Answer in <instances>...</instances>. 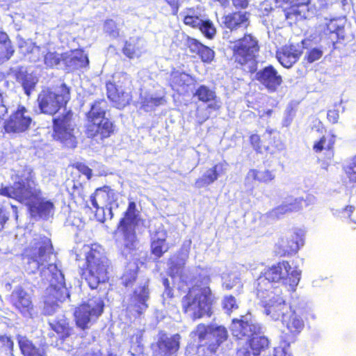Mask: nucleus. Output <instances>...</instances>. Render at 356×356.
Returning a JSON list of instances; mask_svg holds the SVG:
<instances>
[{"mask_svg": "<svg viewBox=\"0 0 356 356\" xmlns=\"http://www.w3.org/2000/svg\"><path fill=\"white\" fill-rule=\"evenodd\" d=\"M344 171L350 182H356V156L344 168Z\"/></svg>", "mask_w": 356, "mask_h": 356, "instance_id": "5fc2aeb1", "label": "nucleus"}, {"mask_svg": "<svg viewBox=\"0 0 356 356\" xmlns=\"http://www.w3.org/2000/svg\"><path fill=\"white\" fill-rule=\"evenodd\" d=\"M27 110L23 105H19L15 111L3 122V128L7 133L20 134L27 131L32 118L26 114Z\"/></svg>", "mask_w": 356, "mask_h": 356, "instance_id": "a211bd4d", "label": "nucleus"}, {"mask_svg": "<svg viewBox=\"0 0 356 356\" xmlns=\"http://www.w3.org/2000/svg\"><path fill=\"white\" fill-rule=\"evenodd\" d=\"M49 325L61 342H63L74 333V327L71 325L70 320L63 316L56 318L52 322L49 323Z\"/></svg>", "mask_w": 356, "mask_h": 356, "instance_id": "c756f323", "label": "nucleus"}, {"mask_svg": "<svg viewBox=\"0 0 356 356\" xmlns=\"http://www.w3.org/2000/svg\"><path fill=\"white\" fill-rule=\"evenodd\" d=\"M16 338L23 356H46L45 350L35 344L27 337L18 334Z\"/></svg>", "mask_w": 356, "mask_h": 356, "instance_id": "473e14b6", "label": "nucleus"}, {"mask_svg": "<svg viewBox=\"0 0 356 356\" xmlns=\"http://www.w3.org/2000/svg\"><path fill=\"white\" fill-rule=\"evenodd\" d=\"M10 302L13 307L22 316L33 318L35 306L29 293L22 286H17L10 294Z\"/></svg>", "mask_w": 356, "mask_h": 356, "instance_id": "aec40b11", "label": "nucleus"}, {"mask_svg": "<svg viewBox=\"0 0 356 356\" xmlns=\"http://www.w3.org/2000/svg\"><path fill=\"white\" fill-rule=\"evenodd\" d=\"M230 60L236 68L250 73L256 72L257 57L260 51L258 38L250 33L229 42Z\"/></svg>", "mask_w": 356, "mask_h": 356, "instance_id": "20e7f679", "label": "nucleus"}, {"mask_svg": "<svg viewBox=\"0 0 356 356\" xmlns=\"http://www.w3.org/2000/svg\"><path fill=\"white\" fill-rule=\"evenodd\" d=\"M282 322L292 335L298 334L305 326L303 319L292 309L284 316Z\"/></svg>", "mask_w": 356, "mask_h": 356, "instance_id": "f704fd0d", "label": "nucleus"}, {"mask_svg": "<svg viewBox=\"0 0 356 356\" xmlns=\"http://www.w3.org/2000/svg\"><path fill=\"white\" fill-rule=\"evenodd\" d=\"M188 75L183 72L172 70L169 79V86L172 90H178L184 88L186 84V79Z\"/></svg>", "mask_w": 356, "mask_h": 356, "instance_id": "37998d69", "label": "nucleus"}, {"mask_svg": "<svg viewBox=\"0 0 356 356\" xmlns=\"http://www.w3.org/2000/svg\"><path fill=\"white\" fill-rule=\"evenodd\" d=\"M193 97L199 102L207 104L208 109L219 111L221 108V102L218 98L216 92L210 89L207 86L200 85L195 90Z\"/></svg>", "mask_w": 356, "mask_h": 356, "instance_id": "bb28decb", "label": "nucleus"}, {"mask_svg": "<svg viewBox=\"0 0 356 356\" xmlns=\"http://www.w3.org/2000/svg\"><path fill=\"white\" fill-rule=\"evenodd\" d=\"M323 33L329 42L334 46L340 40L343 39L344 27L339 25L336 20H330L326 24Z\"/></svg>", "mask_w": 356, "mask_h": 356, "instance_id": "c9c22d12", "label": "nucleus"}, {"mask_svg": "<svg viewBox=\"0 0 356 356\" xmlns=\"http://www.w3.org/2000/svg\"><path fill=\"white\" fill-rule=\"evenodd\" d=\"M131 80L127 73L121 72L113 76V81L106 82V96L118 109L128 106L132 100V92L129 88Z\"/></svg>", "mask_w": 356, "mask_h": 356, "instance_id": "9b49d317", "label": "nucleus"}, {"mask_svg": "<svg viewBox=\"0 0 356 356\" xmlns=\"http://www.w3.org/2000/svg\"><path fill=\"white\" fill-rule=\"evenodd\" d=\"M309 0H292L290 7H285L283 10L286 19L297 20L302 17V13L300 10L301 7L307 8Z\"/></svg>", "mask_w": 356, "mask_h": 356, "instance_id": "ea45409f", "label": "nucleus"}, {"mask_svg": "<svg viewBox=\"0 0 356 356\" xmlns=\"http://www.w3.org/2000/svg\"><path fill=\"white\" fill-rule=\"evenodd\" d=\"M99 102L93 104L86 113L85 134L88 138L104 140L113 134L115 126L106 118V111L99 106Z\"/></svg>", "mask_w": 356, "mask_h": 356, "instance_id": "6e6552de", "label": "nucleus"}, {"mask_svg": "<svg viewBox=\"0 0 356 356\" xmlns=\"http://www.w3.org/2000/svg\"><path fill=\"white\" fill-rule=\"evenodd\" d=\"M8 220V217L4 213L3 209L0 207V231L3 229L4 225Z\"/></svg>", "mask_w": 356, "mask_h": 356, "instance_id": "69168bd1", "label": "nucleus"}, {"mask_svg": "<svg viewBox=\"0 0 356 356\" xmlns=\"http://www.w3.org/2000/svg\"><path fill=\"white\" fill-rule=\"evenodd\" d=\"M109 261L100 245L92 244L85 254L80 275L90 289H97L109 280Z\"/></svg>", "mask_w": 356, "mask_h": 356, "instance_id": "7ed1b4c3", "label": "nucleus"}, {"mask_svg": "<svg viewBox=\"0 0 356 356\" xmlns=\"http://www.w3.org/2000/svg\"><path fill=\"white\" fill-rule=\"evenodd\" d=\"M197 29L208 39H213L216 34V29L209 19H202Z\"/></svg>", "mask_w": 356, "mask_h": 356, "instance_id": "49530a36", "label": "nucleus"}, {"mask_svg": "<svg viewBox=\"0 0 356 356\" xmlns=\"http://www.w3.org/2000/svg\"><path fill=\"white\" fill-rule=\"evenodd\" d=\"M323 55L322 51L316 48L310 49L306 56V60L308 63H312L321 58Z\"/></svg>", "mask_w": 356, "mask_h": 356, "instance_id": "bf43d9fd", "label": "nucleus"}, {"mask_svg": "<svg viewBox=\"0 0 356 356\" xmlns=\"http://www.w3.org/2000/svg\"><path fill=\"white\" fill-rule=\"evenodd\" d=\"M337 140V136L332 130L325 131V134L313 145V150L316 153L325 151L329 159L334 157V145Z\"/></svg>", "mask_w": 356, "mask_h": 356, "instance_id": "c85d7f7f", "label": "nucleus"}, {"mask_svg": "<svg viewBox=\"0 0 356 356\" xmlns=\"http://www.w3.org/2000/svg\"><path fill=\"white\" fill-rule=\"evenodd\" d=\"M305 202L303 197H294L293 196L287 197L284 201L282 202L286 210L287 213H295L300 211L302 209V204Z\"/></svg>", "mask_w": 356, "mask_h": 356, "instance_id": "c03bdc74", "label": "nucleus"}, {"mask_svg": "<svg viewBox=\"0 0 356 356\" xmlns=\"http://www.w3.org/2000/svg\"><path fill=\"white\" fill-rule=\"evenodd\" d=\"M213 109H208L207 106L202 108L197 106L195 109V118L197 120L199 124H202L208 120L211 116V112H213Z\"/></svg>", "mask_w": 356, "mask_h": 356, "instance_id": "603ef678", "label": "nucleus"}, {"mask_svg": "<svg viewBox=\"0 0 356 356\" xmlns=\"http://www.w3.org/2000/svg\"><path fill=\"white\" fill-rule=\"evenodd\" d=\"M165 2L170 6L172 14L175 16L177 15L180 4L179 1V0H165Z\"/></svg>", "mask_w": 356, "mask_h": 356, "instance_id": "e2e57ef3", "label": "nucleus"}, {"mask_svg": "<svg viewBox=\"0 0 356 356\" xmlns=\"http://www.w3.org/2000/svg\"><path fill=\"white\" fill-rule=\"evenodd\" d=\"M225 26L231 31L243 28L247 29L250 26V13L235 11L223 17Z\"/></svg>", "mask_w": 356, "mask_h": 356, "instance_id": "cd10ccee", "label": "nucleus"}, {"mask_svg": "<svg viewBox=\"0 0 356 356\" xmlns=\"http://www.w3.org/2000/svg\"><path fill=\"white\" fill-rule=\"evenodd\" d=\"M223 308L228 312H232L238 308L236 298L233 296H229L225 298L223 300Z\"/></svg>", "mask_w": 356, "mask_h": 356, "instance_id": "13d9d810", "label": "nucleus"}, {"mask_svg": "<svg viewBox=\"0 0 356 356\" xmlns=\"http://www.w3.org/2000/svg\"><path fill=\"white\" fill-rule=\"evenodd\" d=\"M304 241V233L301 230H292L275 244V252L280 257L291 256L298 252Z\"/></svg>", "mask_w": 356, "mask_h": 356, "instance_id": "dca6fc26", "label": "nucleus"}, {"mask_svg": "<svg viewBox=\"0 0 356 356\" xmlns=\"http://www.w3.org/2000/svg\"><path fill=\"white\" fill-rule=\"evenodd\" d=\"M54 254L51 239L45 236H38L24 249L22 257L26 259L29 265H33L32 273L47 265L46 269L43 270L42 273L51 285L56 286L57 284H61L64 277L56 264H48Z\"/></svg>", "mask_w": 356, "mask_h": 356, "instance_id": "f03ea898", "label": "nucleus"}, {"mask_svg": "<svg viewBox=\"0 0 356 356\" xmlns=\"http://www.w3.org/2000/svg\"><path fill=\"white\" fill-rule=\"evenodd\" d=\"M264 279L260 277L257 283V293L263 296L267 289L263 287L266 281L270 283L282 282L289 286V291H294L300 280V271L293 269L288 261H282L267 268L263 273ZM270 287L268 290H270Z\"/></svg>", "mask_w": 356, "mask_h": 356, "instance_id": "0eeeda50", "label": "nucleus"}, {"mask_svg": "<svg viewBox=\"0 0 356 356\" xmlns=\"http://www.w3.org/2000/svg\"><path fill=\"white\" fill-rule=\"evenodd\" d=\"M191 336L198 343L196 348L199 356H211L227 340L228 332L222 325L201 323L191 332Z\"/></svg>", "mask_w": 356, "mask_h": 356, "instance_id": "423d86ee", "label": "nucleus"}, {"mask_svg": "<svg viewBox=\"0 0 356 356\" xmlns=\"http://www.w3.org/2000/svg\"><path fill=\"white\" fill-rule=\"evenodd\" d=\"M301 55L299 51L294 45H285L280 51H277L276 56L279 63L286 68H290L296 63Z\"/></svg>", "mask_w": 356, "mask_h": 356, "instance_id": "7c9ffc66", "label": "nucleus"}, {"mask_svg": "<svg viewBox=\"0 0 356 356\" xmlns=\"http://www.w3.org/2000/svg\"><path fill=\"white\" fill-rule=\"evenodd\" d=\"M140 221V212L134 200L129 201L128 206L120 219L116 232H120L123 235L124 248L129 251L137 249L138 239L136 232V227Z\"/></svg>", "mask_w": 356, "mask_h": 356, "instance_id": "9d476101", "label": "nucleus"}, {"mask_svg": "<svg viewBox=\"0 0 356 356\" xmlns=\"http://www.w3.org/2000/svg\"><path fill=\"white\" fill-rule=\"evenodd\" d=\"M14 53L15 49L8 35L0 31V61L8 60Z\"/></svg>", "mask_w": 356, "mask_h": 356, "instance_id": "a19ab883", "label": "nucleus"}, {"mask_svg": "<svg viewBox=\"0 0 356 356\" xmlns=\"http://www.w3.org/2000/svg\"><path fill=\"white\" fill-rule=\"evenodd\" d=\"M168 232L165 229H157L150 238L149 250L154 260L158 261L167 253L170 245L167 241Z\"/></svg>", "mask_w": 356, "mask_h": 356, "instance_id": "b1692460", "label": "nucleus"}, {"mask_svg": "<svg viewBox=\"0 0 356 356\" xmlns=\"http://www.w3.org/2000/svg\"><path fill=\"white\" fill-rule=\"evenodd\" d=\"M122 52L130 60L140 58L143 51L142 47L139 44V40L135 38H130L129 40H125Z\"/></svg>", "mask_w": 356, "mask_h": 356, "instance_id": "58836bf2", "label": "nucleus"}, {"mask_svg": "<svg viewBox=\"0 0 356 356\" xmlns=\"http://www.w3.org/2000/svg\"><path fill=\"white\" fill-rule=\"evenodd\" d=\"M339 118V111L335 109L329 110L327 113V119L332 124L337 123Z\"/></svg>", "mask_w": 356, "mask_h": 356, "instance_id": "680f3d73", "label": "nucleus"}, {"mask_svg": "<svg viewBox=\"0 0 356 356\" xmlns=\"http://www.w3.org/2000/svg\"><path fill=\"white\" fill-rule=\"evenodd\" d=\"M249 143L257 154H275L285 149L280 133L271 128H267L261 136L257 133L251 134Z\"/></svg>", "mask_w": 356, "mask_h": 356, "instance_id": "4468645a", "label": "nucleus"}, {"mask_svg": "<svg viewBox=\"0 0 356 356\" xmlns=\"http://www.w3.org/2000/svg\"><path fill=\"white\" fill-rule=\"evenodd\" d=\"M73 168L76 169L82 175H85L88 180H90L92 175V169H90L88 165L81 162H76L72 165Z\"/></svg>", "mask_w": 356, "mask_h": 356, "instance_id": "6e6d98bb", "label": "nucleus"}, {"mask_svg": "<svg viewBox=\"0 0 356 356\" xmlns=\"http://www.w3.org/2000/svg\"><path fill=\"white\" fill-rule=\"evenodd\" d=\"M232 3L236 8H245L248 6V0H232Z\"/></svg>", "mask_w": 356, "mask_h": 356, "instance_id": "0e129e2a", "label": "nucleus"}, {"mask_svg": "<svg viewBox=\"0 0 356 356\" xmlns=\"http://www.w3.org/2000/svg\"><path fill=\"white\" fill-rule=\"evenodd\" d=\"M165 102L163 97L145 98L142 102V108L145 110L152 109L158 107Z\"/></svg>", "mask_w": 356, "mask_h": 356, "instance_id": "8fccbe9b", "label": "nucleus"}, {"mask_svg": "<svg viewBox=\"0 0 356 356\" xmlns=\"http://www.w3.org/2000/svg\"><path fill=\"white\" fill-rule=\"evenodd\" d=\"M286 211L287 210L285 209L284 206L282 203L280 205L274 207L270 211V215L273 218H280L282 217L283 216L288 214Z\"/></svg>", "mask_w": 356, "mask_h": 356, "instance_id": "052dcab7", "label": "nucleus"}, {"mask_svg": "<svg viewBox=\"0 0 356 356\" xmlns=\"http://www.w3.org/2000/svg\"><path fill=\"white\" fill-rule=\"evenodd\" d=\"M355 208L353 206L348 205L346 206L341 211L343 213H346L344 217L350 218L354 211Z\"/></svg>", "mask_w": 356, "mask_h": 356, "instance_id": "338daca9", "label": "nucleus"}, {"mask_svg": "<svg viewBox=\"0 0 356 356\" xmlns=\"http://www.w3.org/2000/svg\"><path fill=\"white\" fill-rule=\"evenodd\" d=\"M327 0H309L307 10L312 13H317L327 8Z\"/></svg>", "mask_w": 356, "mask_h": 356, "instance_id": "864d4df0", "label": "nucleus"}, {"mask_svg": "<svg viewBox=\"0 0 356 356\" xmlns=\"http://www.w3.org/2000/svg\"><path fill=\"white\" fill-rule=\"evenodd\" d=\"M138 268L127 269L121 276V284L125 288H131L138 278Z\"/></svg>", "mask_w": 356, "mask_h": 356, "instance_id": "a18cd8bd", "label": "nucleus"}, {"mask_svg": "<svg viewBox=\"0 0 356 356\" xmlns=\"http://www.w3.org/2000/svg\"><path fill=\"white\" fill-rule=\"evenodd\" d=\"M150 298L149 284L145 282L135 288L129 297V302L124 308V313L129 320L140 319L149 307Z\"/></svg>", "mask_w": 356, "mask_h": 356, "instance_id": "2eb2a0df", "label": "nucleus"}, {"mask_svg": "<svg viewBox=\"0 0 356 356\" xmlns=\"http://www.w3.org/2000/svg\"><path fill=\"white\" fill-rule=\"evenodd\" d=\"M0 350L11 353L14 350V342L10 337L0 334Z\"/></svg>", "mask_w": 356, "mask_h": 356, "instance_id": "3c124183", "label": "nucleus"}, {"mask_svg": "<svg viewBox=\"0 0 356 356\" xmlns=\"http://www.w3.org/2000/svg\"><path fill=\"white\" fill-rule=\"evenodd\" d=\"M104 307V300L97 296L92 297L79 304L73 313L76 327L81 330H88L103 314Z\"/></svg>", "mask_w": 356, "mask_h": 356, "instance_id": "ddd939ff", "label": "nucleus"}, {"mask_svg": "<svg viewBox=\"0 0 356 356\" xmlns=\"http://www.w3.org/2000/svg\"><path fill=\"white\" fill-rule=\"evenodd\" d=\"M266 296H264V293H263L264 298H268V300L265 301L264 304L265 314L270 316L274 321H282L284 316L290 312L291 307L280 295L275 297L274 294L275 293L273 291L266 290ZM259 296L263 298L260 294Z\"/></svg>", "mask_w": 356, "mask_h": 356, "instance_id": "6ab92c4d", "label": "nucleus"}, {"mask_svg": "<svg viewBox=\"0 0 356 356\" xmlns=\"http://www.w3.org/2000/svg\"><path fill=\"white\" fill-rule=\"evenodd\" d=\"M269 343L268 339L261 334L260 328H259L258 330L253 332L250 338L247 339L245 345L253 352L254 355L259 356L262 351L268 348Z\"/></svg>", "mask_w": 356, "mask_h": 356, "instance_id": "72a5a7b5", "label": "nucleus"}, {"mask_svg": "<svg viewBox=\"0 0 356 356\" xmlns=\"http://www.w3.org/2000/svg\"><path fill=\"white\" fill-rule=\"evenodd\" d=\"M225 172L224 163H218L209 168L207 172L195 180V186L201 188L215 182Z\"/></svg>", "mask_w": 356, "mask_h": 356, "instance_id": "2f4dec72", "label": "nucleus"}, {"mask_svg": "<svg viewBox=\"0 0 356 356\" xmlns=\"http://www.w3.org/2000/svg\"><path fill=\"white\" fill-rule=\"evenodd\" d=\"M248 177H251L252 180L261 184H269L275 180V175L274 171L270 169L264 170L259 169H251L248 173Z\"/></svg>", "mask_w": 356, "mask_h": 356, "instance_id": "79ce46f5", "label": "nucleus"}, {"mask_svg": "<svg viewBox=\"0 0 356 356\" xmlns=\"http://www.w3.org/2000/svg\"><path fill=\"white\" fill-rule=\"evenodd\" d=\"M63 63L69 72L87 67L89 65L88 56L81 49H75L70 53L63 54Z\"/></svg>", "mask_w": 356, "mask_h": 356, "instance_id": "393cba45", "label": "nucleus"}, {"mask_svg": "<svg viewBox=\"0 0 356 356\" xmlns=\"http://www.w3.org/2000/svg\"><path fill=\"white\" fill-rule=\"evenodd\" d=\"M70 88L63 83L59 90L54 91L50 88L42 89L38 96V106L41 113L54 115L66 106L70 99Z\"/></svg>", "mask_w": 356, "mask_h": 356, "instance_id": "1a4fd4ad", "label": "nucleus"}, {"mask_svg": "<svg viewBox=\"0 0 356 356\" xmlns=\"http://www.w3.org/2000/svg\"><path fill=\"white\" fill-rule=\"evenodd\" d=\"M105 31L109 35L118 36L119 35V30L117 29L115 22L113 19H106L104 24Z\"/></svg>", "mask_w": 356, "mask_h": 356, "instance_id": "4d7b16f0", "label": "nucleus"}, {"mask_svg": "<svg viewBox=\"0 0 356 356\" xmlns=\"http://www.w3.org/2000/svg\"><path fill=\"white\" fill-rule=\"evenodd\" d=\"M74 113L68 110L53 118V139L63 147L74 149L77 146V138L74 134L76 124L73 122Z\"/></svg>", "mask_w": 356, "mask_h": 356, "instance_id": "f8f14e48", "label": "nucleus"}, {"mask_svg": "<svg viewBox=\"0 0 356 356\" xmlns=\"http://www.w3.org/2000/svg\"><path fill=\"white\" fill-rule=\"evenodd\" d=\"M259 327L251 322L244 320V316L241 318H234L232 322L231 332L236 340L248 339L258 330Z\"/></svg>", "mask_w": 356, "mask_h": 356, "instance_id": "a878e982", "label": "nucleus"}, {"mask_svg": "<svg viewBox=\"0 0 356 356\" xmlns=\"http://www.w3.org/2000/svg\"><path fill=\"white\" fill-rule=\"evenodd\" d=\"M21 82L25 93L29 95L35 87L37 79L31 74H24L22 75Z\"/></svg>", "mask_w": 356, "mask_h": 356, "instance_id": "09e8293b", "label": "nucleus"}, {"mask_svg": "<svg viewBox=\"0 0 356 356\" xmlns=\"http://www.w3.org/2000/svg\"><path fill=\"white\" fill-rule=\"evenodd\" d=\"M101 197V199L108 204H111L112 200L116 197L115 191L112 189L109 186H103L95 189V192L90 196V200L95 211L99 209L97 197Z\"/></svg>", "mask_w": 356, "mask_h": 356, "instance_id": "e433bc0d", "label": "nucleus"}, {"mask_svg": "<svg viewBox=\"0 0 356 356\" xmlns=\"http://www.w3.org/2000/svg\"><path fill=\"white\" fill-rule=\"evenodd\" d=\"M63 62V54L48 51L44 56V63L48 67H54Z\"/></svg>", "mask_w": 356, "mask_h": 356, "instance_id": "de8ad7c7", "label": "nucleus"}, {"mask_svg": "<svg viewBox=\"0 0 356 356\" xmlns=\"http://www.w3.org/2000/svg\"><path fill=\"white\" fill-rule=\"evenodd\" d=\"M254 79L270 93L275 92L283 83L282 76L272 65L256 72Z\"/></svg>", "mask_w": 356, "mask_h": 356, "instance_id": "412c9836", "label": "nucleus"}, {"mask_svg": "<svg viewBox=\"0 0 356 356\" xmlns=\"http://www.w3.org/2000/svg\"><path fill=\"white\" fill-rule=\"evenodd\" d=\"M190 248L181 246L175 254L168 259V275L174 279L179 277L182 279L184 276V270L186 261L189 257Z\"/></svg>", "mask_w": 356, "mask_h": 356, "instance_id": "4be33fe9", "label": "nucleus"}, {"mask_svg": "<svg viewBox=\"0 0 356 356\" xmlns=\"http://www.w3.org/2000/svg\"><path fill=\"white\" fill-rule=\"evenodd\" d=\"M275 3L280 4L281 6H286V7H290L292 0H274Z\"/></svg>", "mask_w": 356, "mask_h": 356, "instance_id": "774afa93", "label": "nucleus"}, {"mask_svg": "<svg viewBox=\"0 0 356 356\" xmlns=\"http://www.w3.org/2000/svg\"><path fill=\"white\" fill-rule=\"evenodd\" d=\"M13 186L1 184L0 195L25 204L30 214L47 220L53 214L55 207L50 200L42 197V191L38 186L32 169H26Z\"/></svg>", "mask_w": 356, "mask_h": 356, "instance_id": "f257e3e1", "label": "nucleus"}, {"mask_svg": "<svg viewBox=\"0 0 356 356\" xmlns=\"http://www.w3.org/2000/svg\"><path fill=\"white\" fill-rule=\"evenodd\" d=\"M181 336L179 334L168 335L163 331L159 332L158 339L151 344L153 356L176 355L180 348Z\"/></svg>", "mask_w": 356, "mask_h": 356, "instance_id": "f3484780", "label": "nucleus"}, {"mask_svg": "<svg viewBox=\"0 0 356 356\" xmlns=\"http://www.w3.org/2000/svg\"><path fill=\"white\" fill-rule=\"evenodd\" d=\"M215 297L209 286H192L181 300L182 311L193 321L211 317Z\"/></svg>", "mask_w": 356, "mask_h": 356, "instance_id": "39448f33", "label": "nucleus"}, {"mask_svg": "<svg viewBox=\"0 0 356 356\" xmlns=\"http://www.w3.org/2000/svg\"><path fill=\"white\" fill-rule=\"evenodd\" d=\"M184 42L186 49L193 56H197L203 63H210L213 60L214 51L203 44L197 39L186 35Z\"/></svg>", "mask_w": 356, "mask_h": 356, "instance_id": "5701e85b", "label": "nucleus"}, {"mask_svg": "<svg viewBox=\"0 0 356 356\" xmlns=\"http://www.w3.org/2000/svg\"><path fill=\"white\" fill-rule=\"evenodd\" d=\"M183 24L191 29H197L202 18L197 8L187 7L180 14Z\"/></svg>", "mask_w": 356, "mask_h": 356, "instance_id": "4c0bfd02", "label": "nucleus"}]
</instances>
